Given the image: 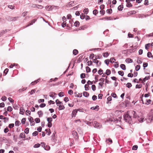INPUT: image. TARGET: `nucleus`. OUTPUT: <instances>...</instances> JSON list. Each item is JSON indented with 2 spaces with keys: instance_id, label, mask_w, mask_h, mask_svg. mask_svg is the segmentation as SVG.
Segmentation results:
<instances>
[{
  "instance_id": "obj_1",
  "label": "nucleus",
  "mask_w": 153,
  "mask_h": 153,
  "mask_svg": "<svg viewBox=\"0 0 153 153\" xmlns=\"http://www.w3.org/2000/svg\"><path fill=\"white\" fill-rule=\"evenodd\" d=\"M124 118L126 122L128 123H131L132 121V119L131 117L129 116L128 114H126L124 116Z\"/></svg>"
},
{
  "instance_id": "obj_2",
  "label": "nucleus",
  "mask_w": 153,
  "mask_h": 153,
  "mask_svg": "<svg viewBox=\"0 0 153 153\" xmlns=\"http://www.w3.org/2000/svg\"><path fill=\"white\" fill-rule=\"evenodd\" d=\"M153 120V109L151 110L149 116L148 118V122H151Z\"/></svg>"
},
{
  "instance_id": "obj_3",
  "label": "nucleus",
  "mask_w": 153,
  "mask_h": 153,
  "mask_svg": "<svg viewBox=\"0 0 153 153\" xmlns=\"http://www.w3.org/2000/svg\"><path fill=\"white\" fill-rule=\"evenodd\" d=\"M93 125L94 127L98 128H100L102 127V125L96 121L94 122Z\"/></svg>"
},
{
  "instance_id": "obj_4",
  "label": "nucleus",
  "mask_w": 153,
  "mask_h": 153,
  "mask_svg": "<svg viewBox=\"0 0 153 153\" xmlns=\"http://www.w3.org/2000/svg\"><path fill=\"white\" fill-rule=\"evenodd\" d=\"M20 17L19 16L15 17H10L9 19V20L10 21H15L17 20Z\"/></svg>"
},
{
  "instance_id": "obj_5",
  "label": "nucleus",
  "mask_w": 153,
  "mask_h": 153,
  "mask_svg": "<svg viewBox=\"0 0 153 153\" xmlns=\"http://www.w3.org/2000/svg\"><path fill=\"white\" fill-rule=\"evenodd\" d=\"M100 81H101L99 83V85L101 87H102L103 84H104V82L105 80V79L103 78H101L99 80Z\"/></svg>"
},
{
  "instance_id": "obj_6",
  "label": "nucleus",
  "mask_w": 153,
  "mask_h": 153,
  "mask_svg": "<svg viewBox=\"0 0 153 153\" xmlns=\"http://www.w3.org/2000/svg\"><path fill=\"white\" fill-rule=\"evenodd\" d=\"M149 16V15L147 14L146 15H144L143 14H139L138 15V17L139 18L142 19L144 17H146Z\"/></svg>"
},
{
  "instance_id": "obj_7",
  "label": "nucleus",
  "mask_w": 153,
  "mask_h": 153,
  "mask_svg": "<svg viewBox=\"0 0 153 153\" xmlns=\"http://www.w3.org/2000/svg\"><path fill=\"white\" fill-rule=\"evenodd\" d=\"M131 113L133 115V117L134 118H136L137 117H139L138 115L136 113V112L134 111H132Z\"/></svg>"
},
{
  "instance_id": "obj_8",
  "label": "nucleus",
  "mask_w": 153,
  "mask_h": 153,
  "mask_svg": "<svg viewBox=\"0 0 153 153\" xmlns=\"http://www.w3.org/2000/svg\"><path fill=\"white\" fill-rule=\"evenodd\" d=\"M72 134L73 135L74 138H75L76 139L78 138V136H77V132L75 131H72Z\"/></svg>"
},
{
  "instance_id": "obj_9",
  "label": "nucleus",
  "mask_w": 153,
  "mask_h": 153,
  "mask_svg": "<svg viewBox=\"0 0 153 153\" xmlns=\"http://www.w3.org/2000/svg\"><path fill=\"white\" fill-rule=\"evenodd\" d=\"M93 62L96 63L98 66H100L101 65V62H100L99 63H98L99 61L97 60H96L95 59H93Z\"/></svg>"
},
{
  "instance_id": "obj_10",
  "label": "nucleus",
  "mask_w": 153,
  "mask_h": 153,
  "mask_svg": "<svg viewBox=\"0 0 153 153\" xmlns=\"http://www.w3.org/2000/svg\"><path fill=\"white\" fill-rule=\"evenodd\" d=\"M36 21V19H33L30 22V24H28L27 26H26V27H27L29 26L30 25H32L33 24V23H35V22Z\"/></svg>"
},
{
  "instance_id": "obj_11",
  "label": "nucleus",
  "mask_w": 153,
  "mask_h": 153,
  "mask_svg": "<svg viewBox=\"0 0 153 153\" xmlns=\"http://www.w3.org/2000/svg\"><path fill=\"white\" fill-rule=\"evenodd\" d=\"M27 87H24L22 89H19L18 90V92H19V93H21V92H22L23 91L26 90V89H27Z\"/></svg>"
},
{
  "instance_id": "obj_12",
  "label": "nucleus",
  "mask_w": 153,
  "mask_h": 153,
  "mask_svg": "<svg viewBox=\"0 0 153 153\" xmlns=\"http://www.w3.org/2000/svg\"><path fill=\"white\" fill-rule=\"evenodd\" d=\"M55 134H56V133H53V134L51 136L52 138H51V140L53 142H55V141L56 140L55 138Z\"/></svg>"
},
{
  "instance_id": "obj_13",
  "label": "nucleus",
  "mask_w": 153,
  "mask_h": 153,
  "mask_svg": "<svg viewBox=\"0 0 153 153\" xmlns=\"http://www.w3.org/2000/svg\"><path fill=\"white\" fill-rule=\"evenodd\" d=\"M25 110L23 107H21L20 109V114L23 115L25 112Z\"/></svg>"
},
{
  "instance_id": "obj_14",
  "label": "nucleus",
  "mask_w": 153,
  "mask_h": 153,
  "mask_svg": "<svg viewBox=\"0 0 153 153\" xmlns=\"http://www.w3.org/2000/svg\"><path fill=\"white\" fill-rule=\"evenodd\" d=\"M62 104H60V105H59L58 106H59V110L64 109L65 108V106Z\"/></svg>"
},
{
  "instance_id": "obj_15",
  "label": "nucleus",
  "mask_w": 153,
  "mask_h": 153,
  "mask_svg": "<svg viewBox=\"0 0 153 153\" xmlns=\"http://www.w3.org/2000/svg\"><path fill=\"white\" fill-rule=\"evenodd\" d=\"M37 114L39 115V117H42L43 114V113L42 111H38L37 112Z\"/></svg>"
},
{
  "instance_id": "obj_16",
  "label": "nucleus",
  "mask_w": 153,
  "mask_h": 153,
  "mask_svg": "<svg viewBox=\"0 0 153 153\" xmlns=\"http://www.w3.org/2000/svg\"><path fill=\"white\" fill-rule=\"evenodd\" d=\"M8 30L6 29L5 30H2L1 33H0V36H2L3 34H4L6 32H7L8 31H9Z\"/></svg>"
},
{
  "instance_id": "obj_17",
  "label": "nucleus",
  "mask_w": 153,
  "mask_h": 153,
  "mask_svg": "<svg viewBox=\"0 0 153 153\" xmlns=\"http://www.w3.org/2000/svg\"><path fill=\"white\" fill-rule=\"evenodd\" d=\"M126 61L128 63H130L132 62H133V60L130 58H127L126 59Z\"/></svg>"
},
{
  "instance_id": "obj_18",
  "label": "nucleus",
  "mask_w": 153,
  "mask_h": 153,
  "mask_svg": "<svg viewBox=\"0 0 153 153\" xmlns=\"http://www.w3.org/2000/svg\"><path fill=\"white\" fill-rule=\"evenodd\" d=\"M120 66L122 70H126V67L125 65L124 64H121L120 65Z\"/></svg>"
},
{
  "instance_id": "obj_19",
  "label": "nucleus",
  "mask_w": 153,
  "mask_h": 153,
  "mask_svg": "<svg viewBox=\"0 0 153 153\" xmlns=\"http://www.w3.org/2000/svg\"><path fill=\"white\" fill-rule=\"evenodd\" d=\"M83 96L85 97H88L89 96V94L86 91L84 92L83 93Z\"/></svg>"
},
{
  "instance_id": "obj_20",
  "label": "nucleus",
  "mask_w": 153,
  "mask_h": 153,
  "mask_svg": "<svg viewBox=\"0 0 153 153\" xmlns=\"http://www.w3.org/2000/svg\"><path fill=\"white\" fill-rule=\"evenodd\" d=\"M19 137L22 138H25V134L24 133L22 132L20 133L19 135Z\"/></svg>"
},
{
  "instance_id": "obj_21",
  "label": "nucleus",
  "mask_w": 153,
  "mask_h": 153,
  "mask_svg": "<svg viewBox=\"0 0 153 153\" xmlns=\"http://www.w3.org/2000/svg\"><path fill=\"white\" fill-rule=\"evenodd\" d=\"M102 55L104 57H107L109 55V53L108 52L103 53Z\"/></svg>"
},
{
  "instance_id": "obj_22",
  "label": "nucleus",
  "mask_w": 153,
  "mask_h": 153,
  "mask_svg": "<svg viewBox=\"0 0 153 153\" xmlns=\"http://www.w3.org/2000/svg\"><path fill=\"white\" fill-rule=\"evenodd\" d=\"M123 8V5H120L118 7V10L119 11H122Z\"/></svg>"
},
{
  "instance_id": "obj_23",
  "label": "nucleus",
  "mask_w": 153,
  "mask_h": 153,
  "mask_svg": "<svg viewBox=\"0 0 153 153\" xmlns=\"http://www.w3.org/2000/svg\"><path fill=\"white\" fill-rule=\"evenodd\" d=\"M79 21H76L74 24V25L75 27H78L79 26Z\"/></svg>"
},
{
  "instance_id": "obj_24",
  "label": "nucleus",
  "mask_w": 153,
  "mask_h": 153,
  "mask_svg": "<svg viewBox=\"0 0 153 153\" xmlns=\"http://www.w3.org/2000/svg\"><path fill=\"white\" fill-rule=\"evenodd\" d=\"M56 102L57 106H59V104H62V105L63 104V103H62V102L60 101L58 99H57L56 100Z\"/></svg>"
},
{
  "instance_id": "obj_25",
  "label": "nucleus",
  "mask_w": 153,
  "mask_h": 153,
  "mask_svg": "<svg viewBox=\"0 0 153 153\" xmlns=\"http://www.w3.org/2000/svg\"><path fill=\"white\" fill-rule=\"evenodd\" d=\"M118 73L119 75L122 76H123L124 75V73L123 71H118Z\"/></svg>"
},
{
  "instance_id": "obj_26",
  "label": "nucleus",
  "mask_w": 153,
  "mask_h": 153,
  "mask_svg": "<svg viewBox=\"0 0 153 153\" xmlns=\"http://www.w3.org/2000/svg\"><path fill=\"white\" fill-rule=\"evenodd\" d=\"M111 74V71L109 69H107L106 71L105 74L107 75H109Z\"/></svg>"
},
{
  "instance_id": "obj_27",
  "label": "nucleus",
  "mask_w": 153,
  "mask_h": 153,
  "mask_svg": "<svg viewBox=\"0 0 153 153\" xmlns=\"http://www.w3.org/2000/svg\"><path fill=\"white\" fill-rule=\"evenodd\" d=\"M44 149L45 150H49L50 149V147L49 146L45 145Z\"/></svg>"
},
{
  "instance_id": "obj_28",
  "label": "nucleus",
  "mask_w": 153,
  "mask_h": 153,
  "mask_svg": "<svg viewBox=\"0 0 153 153\" xmlns=\"http://www.w3.org/2000/svg\"><path fill=\"white\" fill-rule=\"evenodd\" d=\"M112 12V10L111 8L108 9L106 10V12L108 14H111Z\"/></svg>"
},
{
  "instance_id": "obj_29",
  "label": "nucleus",
  "mask_w": 153,
  "mask_h": 153,
  "mask_svg": "<svg viewBox=\"0 0 153 153\" xmlns=\"http://www.w3.org/2000/svg\"><path fill=\"white\" fill-rule=\"evenodd\" d=\"M73 54L76 55L78 53V51L77 50L75 49L73 50Z\"/></svg>"
},
{
  "instance_id": "obj_30",
  "label": "nucleus",
  "mask_w": 153,
  "mask_h": 153,
  "mask_svg": "<svg viewBox=\"0 0 153 153\" xmlns=\"http://www.w3.org/2000/svg\"><path fill=\"white\" fill-rule=\"evenodd\" d=\"M140 65H137L136 67H135V70L136 71H139L140 69Z\"/></svg>"
},
{
  "instance_id": "obj_31",
  "label": "nucleus",
  "mask_w": 153,
  "mask_h": 153,
  "mask_svg": "<svg viewBox=\"0 0 153 153\" xmlns=\"http://www.w3.org/2000/svg\"><path fill=\"white\" fill-rule=\"evenodd\" d=\"M135 13H136L135 11L134 10H133L132 11H130L128 13V15H131V14H135Z\"/></svg>"
},
{
  "instance_id": "obj_32",
  "label": "nucleus",
  "mask_w": 153,
  "mask_h": 153,
  "mask_svg": "<svg viewBox=\"0 0 153 153\" xmlns=\"http://www.w3.org/2000/svg\"><path fill=\"white\" fill-rule=\"evenodd\" d=\"M126 6L128 7H131L132 6V5L131 3L128 2L127 3V4H126Z\"/></svg>"
},
{
  "instance_id": "obj_33",
  "label": "nucleus",
  "mask_w": 153,
  "mask_h": 153,
  "mask_svg": "<svg viewBox=\"0 0 153 153\" xmlns=\"http://www.w3.org/2000/svg\"><path fill=\"white\" fill-rule=\"evenodd\" d=\"M77 112V109H75L74 110L72 111V114L73 115H74L75 116L76 115V113Z\"/></svg>"
},
{
  "instance_id": "obj_34",
  "label": "nucleus",
  "mask_w": 153,
  "mask_h": 153,
  "mask_svg": "<svg viewBox=\"0 0 153 153\" xmlns=\"http://www.w3.org/2000/svg\"><path fill=\"white\" fill-rule=\"evenodd\" d=\"M39 79H37V80L34 81V82H32L31 83V84L32 85H34L35 84H36L37 83V82H39Z\"/></svg>"
},
{
  "instance_id": "obj_35",
  "label": "nucleus",
  "mask_w": 153,
  "mask_h": 153,
  "mask_svg": "<svg viewBox=\"0 0 153 153\" xmlns=\"http://www.w3.org/2000/svg\"><path fill=\"white\" fill-rule=\"evenodd\" d=\"M86 71L87 73H89V72H90L91 71V70L90 68L88 66H87L86 67Z\"/></svg>"
},
{
  "instance_id": "obj_36",
  "label": "nucleus",
  "mask_w": 153,
  "mask_h": 153,
  "mask_svg": "<svg viewBox=\"0 0 153 153\" xmlns=\"http://www.w3.org/2000/svg\"><path fill=\"white\" fill-rule=\"evenodd\" d=\"M132 85L129 82H128L126 85V86L128 88L131 87Z\"/></svg>"
},
{
  "instance_id": "obj_37",
  "label": "nucleus",
  "mask_w": 153,
  "mask_h": 153,
  "mask_svg": "<svg viewBox=\"0 0 153 153\" xmlns=\"http://www.w3.org/2000/svg\"><path fill=\"white\" fill-rule=\"evenodd\" d=\"M74 4V1H71L68 3V5L70 7H72L73 6Z\"/></svg>"
},
{
  "instance_id": "obj_38",
  "label": "nucleus",
  "mask_w": 153,
  "mask_h": 153,
  "mask_svg": "<svg viewBox=\"0 0 153 153\" xmlns=\"http://www.w3.org/2000/svg\"><path fill=\"white\" fill-rule=\"evenodd\" d=\"M40 146V144L39 143H37L35 144L33 146V147L35 148H37Z\"/></svg>"
},
{
  "instance_id": "obj_39",
  "label": "nucleus",
  "mask_w": 153,
  "mask_h": 153,
  "mask_svg": "<svg viewBox=\"0 0 153 153\" xmlns=\"http://www.w3.org/2000/svg\"><path fill=\"white\" fill-rule=\"evenodd\" d=\"M142 84H137L136 85V88H142Z\"/></svg>"
},
{
  "instance_id": "obj_40",
  "label": "nucleus",
  "mask_w": 153,
  "mask_h": 153,
  "mask_svg": "<svg viewBox=\"0 0 153 153\" xmlns=\"http://www.w3.org/2000/svg\"><path fill=\"white\" fill-rule=\"evenodd\" d=\"M13 110L11 106H9L7 108V111H12Z\"/></svg>"
},
{
  "instance_id": "obj_41",
  "label": "nucleus",
  "mask_w": 153,
  "mask_h": 153,
  "mask_svg": "<svg viewBox=\"0 0 153 153\" xmlns=\"http://www.w3.org/2000/svg\"><path fill=\"white\" fill-rule=\"evenodd\" d=\"M58 95L60 97H62L64 96V93L63 92H61L59 93L58 94Z\"/></svg>"
},
{
  "instance_id": "obj_42",
  "label": "nucleus",
  "mask_w": 153,
  "mask_h": 153,
  "mask_svg": "<svg viewBox=\"0 0 153 153\" xmlns=\"http://www.w3.org/2000/svg\"><path fill=\"white\" fill-rule=\"evenodd\" d=\"M29 128H27L24 130V132L26 134H28L29 132Z\"/></svg>"
},
{
  "instance_id": "obj_43",
  "label": "nucleus",
  "mask_w": 153,
  "mask_h": 153,
  "mask_svg": "<svg viewBox=\"0 0 153 153\" xmlns=\"http://www.w3.org/2000/svg\"><path fill=\"white\" fill-rule=\"evenodd\" d=\"M111 96L114 98H117V97L116 94L114 93H112L111 94Z\"/></svg>"
},
{
  "instance_id": "obj_44",
  "label": "nucleus",
  "mask_w": 153,
  "mask_h": 153,
  "mask_svg": "<svg viewBox=\"0 0 153 153\" xmlns=\"http://www.w3.org/2000/svg\"><path fill=\"white\" fill-rule=\"evenodd\" d=\"M98 13V11L97 10L95 9L93 11V14L94 15H96Z\"/></svg>"
},
{
  "instance_id": "obj_45",
  "label": "nucleus",
  "mask_w": 153,
  "mask_h": 153,
  "mask_svg": "<svg viewBox=\"0 0 153 153\" xmlns=\"http://www.w3.org/2000/svg\"><path fill=\"white\" fill-rule=\"evenodd\" d=\"M152 102V100H146V102L145 103V104L148 105L149 104H150L151 103V102Z\"/></svg>"
},
{
  "instance_id": "obj_46",
  "label": "nucleus",
  "mask_w": 153,
  "mask_h": 153,
  "mask_svg": "<svg viewBox=\"0 0 153 153\" xmlns=\"http://www.w3.org/2000/svg\"><path fill=\"white\" fill-rule=\"evenodd\" d=\"M19 123H20V121L19 120H17L15 122V125L16 126H19Z\"/></svg>"
},
{
  "instance_id": "obj_47",
  "label": "nucleus",
  "mask_w": 153,
  "mask_h": 153,
  "mask_svg": "<svg viewBox=\"0 0 153 153\" xmlns=\"http://www.w3.org/2000/svg\"><path fill=\"white\" fill-rule=\"evenodd\" d=\"M84 87L85 88V91H88L89 90V86L87 84H85L84 86Z\"/></svg>"
},
{
  "instance_id": "obj_48",
  "label": "nucleus",
  "mask_w": 153,
  "mask_h": 153,
  "mask_svg": "<svg viewBox=\"0 0 153 153\" xmlns=\"http://www.w3.org/2000/svg\"><path fill=\"white\" fill-rule=\"evenodd\" d=\"M35 121L36 123H39L40 122V119L39 118H36L35 119Z\"/></svg>"
},
{
  "instance_id": "obj_49",
  "label": "nucleus",
  "mask_w": 153,
  "mask_h": 153,
  "mask_svg": "<svg viewBox=\"0 0 153 153\" xmlns=\"http://www.w3.org/2000/svg\"><path fill=\"white\" fill-rule=\"evenodd\" d=\"M150 44L148 43L146 44L145 45V48L146 50H148Z\"/></svg>"
},
{
  "instance_id": "obj_50",
  "label": "nucleus",
  "mask_w": 153,
  "mask_h": 153,
  "mask_svg": "<svg viewBox=\"0 0 153 153\" xmlns=\"http://www.w3.org/2000/svg\"><path fill=\"white\" fill-rule=\"evenodd\" d=\"M103 71L100 69L98 71V73L99 75H101L103 73Z\"/></svg>"
},
{
  "instance_id": "obj_51",
  "label": "nucleus",
  "mask_w": 153,
  "mask_h": 153,
  "mask_svg": "<svg viewBox=\"0 0 153 153\" xmlns=\"http://www.w3.org/2000/svg\"><path fill=\"white\" fill-rule=\"evenodd\" d=\"M85 73H82L80 75V77L81 79H83L85 77Z\"/></svg>"
},
{
  "instance_id": "obj_52",
  "label": "nucleus",
  "mask_w": 153,
  "mask_h": 153,
  "mask_svg": "<svg viewBox=\"0 0 153 153\" xmlns=\"http://www.w3.org/2000/svg\"><path fill=\"white\" fill-rule=\"evenodd\" d=\"M91 88L93 91H95L96 89V87L95 85H93L91 86Z\"/></svg>"
},
{
  "instance_id": "obj_53",
  "label": "nucleus",
  "mask_w": 153,
  "mask_h": 153,
  "mask_svg": "<svg viewBox=\"0 0 153 153\" xmlns=\"http://www.w3.org/2000/svg\"><path fill=\"white\" fill-rule=\"evenodd\" d=\"M150 79V76L145 77L143 79V81L145 82L146 80H148Z\"/></svg>"
},
{
  "instance_id": "obj_54",
  "label": "nucleus",
  "mask_w": 153,
  "mask_h": 153,
  "mask_svg": "<svg viewBox=\"0 0 153 153\" xmlns=\"http://www.w3.org/2000/svg\"><path fill=\"white\" fill-rule=\"evenodd\" d=\"M52 118L51 117H48L47 118V121L48 122H51L52 121Z\"/></svg>"
},
{
  "instance_id": "obj_55",
  "label": "nucleus",
  "mask_w": 153,
  "mask_h": 153,
  "mask_svg": "<svg viewBox=\"0 0 153 153\" xmlns=\"http://www.w3.org/2000/svg\"><path fill=\"white\" fill-rule=\"evenodd\" d=\"M94 57V53L91 54L89 56V59H93Z\"/></svg>"
},
{
  "instance_id": "obj_56",
  "label": "nucleus",
  "mask_w": 153,
  "mask_h": 153,
  "mask_svg": "<svg viewBox=\"0 0 153 153\" xmlns=\"http://www.w3.org/2000/svg\"><path fill=\"white\" fill-rule=\"evenodd\" d=\"M138 148V146L137 145H134L132 147V149L133 150H136Z\"/></svg>"
},
{
  "instance_id": "obj_57",
  "label": "nucleus",
  "mask_w": 153,
  "mask_h": 153,
  "mask_svg": "<svg viewBox=\"0 0 153 153\" xmlns=\"http://www.w3.org/2000/svg\"><path fill=\"white\" fill-rule=\"evenodd\" d=\"M26 119L25 118H23L22 119V120H21V123L22 124H25V121H26Z\"/></svg>"
},
{
  "instance_id": "obj_58",
  "label": "nucleus",
  "mask_w": 153,
  "mask_h": 153,
  "mask_svg": "<svg viewBox=\"0 0 153 153\" xmlns=\"http://www.w3.org/2000/svg\"><path fill=\"white\" fill-rule=\"evenodd\" d=\"M8 7L9 8L13 10L14 9V6L12 5H8Z\"/></svg>"
},
{
  "instance_id": "obj_59",
  "label": "nucleus",
  "mask_w": 153,
  "mask_h": 153,
  "mask_svg": "<svg viewBox=\"0 0 153 153\" xmlns=\"http://www.w3.org/2000/svg\"><path fill=\"white\" fill-rule=\"evenodd\" d=\"M1 100L3 101H5L7 100V97L5 96H3L1 98Z\"/></svg>"
},
{
  "instance_id": "obj_60",
  "label": "nucleus",
  "mask_w": 153,
  "mask_h": 153,
  "mask_svg": "<svg viewBox=\"0 0 153 153\" xmlns=\"http://www.w3.org/2000/svg\"><path fill=\"white\" fill-rule=\"evenodd\" d=\"M38 134V132L37 131H35L34 132H33L32 134V135L33 136H36Z\"/></svg>"
},
{
  "instance_id": "obj_61",
  "label": "nucleus",
  "mask_w": 153,
  "mask_h": 153,
  "mask_svg": "<svg viewBox=\"0 0 153 153\" xmlns=\"http://www.w3.org/2000/svg\"><path fill=\"white\" fill-rule=\"evenodd\" d=\"M85 16L83 13H82L80 16V18L81 19H84L85 18Z\"/></svg>"
},
{
  "instance_id": "obj_62",
  "label": "nucleus",
  "mask_w": 153,
  "mask_h": 153,
  "mask_svg": "<svg viewBox=\"0 0 153 153\" xmlns=\"http://www.w3.org/2000/svg\"><path fill=\"white\" fill-rule=\"evenodd\" d=\"M100 13L102 15H103L104 14L105 11V10H101L100 11Z\"/></svg>"
},
{
  "instance_id": "obj_63",
  "label": "nucleus",
  "mask_w": 153,
  "mask_h": 153,
  "mask_svg": "<svg viewBox=\"0 0 153 153\" xmlns=\"http://www.w3.org/2000/svg\"><path fill=\"white\" fill-rule=\"evenodd\" d=\"M68 93L69 94L71 95L73 94V91L72 90H69L68 91Z\"/></svg>"
},
{
  "instance_id": "obj_64",
  "label": "nucleus",
  "mask_w": 153,
  "mask_h": 153,
  "mask_svg": "<svg viewBox=\"0 0 153 153\" xmlns=\"http://www.w3.org/2000/svg\"><path fill=\"white\" fill-rule=\"evenodd\" d=\"M97 96L95 95H93L92 97V99L94 101L96 100L97 99Z\"/></svg>"
}]
</instances>
